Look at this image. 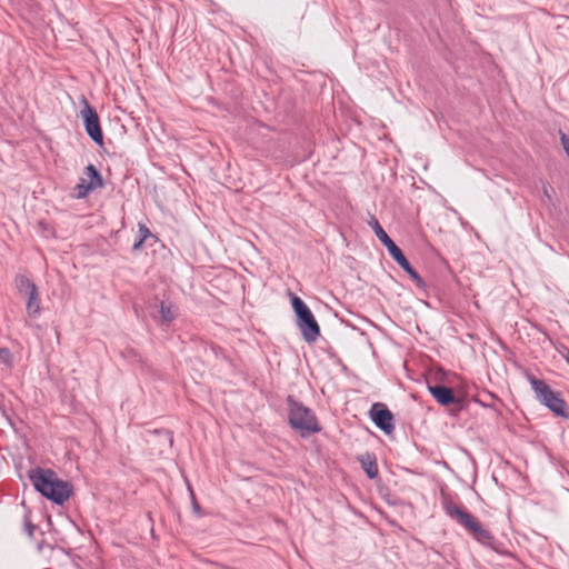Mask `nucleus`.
Masks as SVG:
<instances>
[{
  "label": "nucleus",
  "mask_w": 569,
  "mask_h": 569,
  "mask_svg": "<svg viewBox=\"0 0 569 569\" xmlns=\"http://www.w3.org/2000/svg\"><path fill=\"white\" fill-rule=\"evenodd\" d=\"M291 306L297 316V325L306 342L312 343L320 336V327L305 301L292 295Z\"/></svg>",
  "instance_id": "obj_6"
},
{
  "label": "nucleus",
  "mask_w": 569,
  "mask_h": 569,
  "mask_svg": "<svg viewBox=\"0 0 569 569\" xmlns=\"http://www.w3.org/2000/svg\"><path fill=\"white\" fill-rule=\"evenodd\" d=\"M80 116L84 123L87 134L98 146L103 144V132L100 126V120L97 111L89 104L86 98H83V108L80 111Z\"/></svg>",
  "instance_id": "obj_8"
},
{
  "label": "nucleus",
  "mask_w": 569,
  "mask_h": 569,
  "mask_svg": "<svg viewBox=\"0 0 569 569\" xmlns=\"http://www.w3.org/2000/svg\"><path fill=\"white\" fill-rule=\"evenodd\" d=\"M156 433H160V432H163L168 439V441L170 442V445H172L173 442V438H172V432L171 431H168V430H154Z\"/></svg>",
  "instance_id": "obj_20"
},
{
  "label": "nucleus",
  "mask_w": 569,
  "mask_h": 569,
  "mask_svg": "<svg viewBox=\"0 0 569 569\" xmlns=\"http://www.w3.org/2000/svg\"><path fill=\"white\" fill-rule=\"evenodd\" d=\"M151 236L150 230L146 227V224H139V239L133 243L132 249L134 251L140 250L143 242Z\"/></svg>",
  "instance_id": "obj_15"
},
{
  "label": "nucleus",
  "mask_w": 569,
  "mask_h": 569,
  "mask_svg": "<svg viewBox=\"0 0 569 569\" xmlns=\"http://www.w3.org/2000/svg\"><path fill=\"white\" fill-rule=\"evenodd\" d=\"M83 176L73 188L72 197L74 199H84L90 192L104 186L101 173L91 163L84 168Z\"/></svg>",
  "instance_id": "obj_7"
},
{
  "label": "nucleus",
  "mask_w": 569,
  "mask_h": 569,
  "mask_svg": "<svg viewBox=\"0 0 569 569\" xmlns=\"http://www.w3.org/2000/svg\"><path fill=\"white\" fill-rule=\"evenodd\" d=\"M526 378L535 392L536 399L540 403L546 406L556 416L569 419L567 403L559 391L552 390L545 380L536 378L530 372L526 373Z\"/></svg>",
  "instance_id": "obj_3"
},
{
  "label": "nucleus",
  "mask_w": 569,
  "mask_h": 569,
  "mask_svg": "<svg viewBox=\"0 0 569 569\" xmlns=\"http://www.w3.org/2000/svg\"><path fill=\"white\" fill-rule=\"evenodd\" d=\"M287 403L288 422L292 429L299 431L302 437L321 431V426L310 408L296 400L292 396H288Z\"/></svg>",
  "instance_id": "obj_2"
},
{
  "label": "nucleus",
  "mask_w": 569,
  "mask_h": 569,
  "mask_svg": "<svg viewBox=\"0 0 569 569\" xmlns=\"http://www.w3.org/2000/svg\"><path fill=\"white\" fill-rule=\"evenodd\" d=\"M445 511L455 519L461 527H463L478 542L485 546H492L495 537L485 528L471 513L460 508L455 502H446Z\"/></svg>",
  "instance_id": "obj_4"
},
{
  "label": "nucleus",
  "mask_w": 569,
  "mask_h": 569,
  "mask_svg": "<svg viewBox=\"0 0 569 569\" xmlns=\"http://www.w3.org/2000/svg\"><path fill=\"white\" fill-rule=\"evenodd\" d=\"M359 462L369 479H376L379 473L377 458L373 453L366 452L359 457Z\"/></svg>",
  "instance_id": "obj_11"
},
{
  "label": "nucleus",
  "mask_w": 569,
  "mask_h": 569,
  "mask_svg": "<svg viewBox=\"0 0 569 569\" xmlns=\"http://www.w3.org/2000/svg\"><path fill=\"white\" fill-rule=\"evenodd\" d=\"M29 479L38 492L57 505H63L71 496V485L59 479L51 469H32Z\"/></svg>",
  "instance_id": "obj_1"
},
{
  "label": "nucleus",
  "mask_w": 569,
  "mask_h": 569,
  "mask_svg": "<svg viewBox=\"0 0 569 569\" xmlns=\"http://www.w3.org/2000/svg\"><path fill=\"white\" fill-rule=\"evenodd\" d=\"M428 390L431 393V396L437 400V402L441 406L456 405L459 409L463 407L462 399L457 397L453 393V390L447 386L429 385Z\"/></svg>",
  "instance_id": "obj_10"
},
{
  "label": "nucleus",
  "mask_w": 569,
  "mask_h": 569,
  "mask_svg": "<svg viewBox=\"0 0 569 569\" xmlns=\"http://www.w3.org/2000/svg\"><path fill=\"white\" fill-rule=\"evenodd\" d=\"M0 359L8 366L12 362V353L8 348H0Z\"/></svg>",
  "instance_id": "obj_18"
},
{
  "label": "nucleus",
  "mask_w": 569,
  "mask_h": 569,
  "mask_svg": "<svg viewBox=\"0 0 569 569\" xmlns=\"http://www.w3.org/2000/svg\"><path fill=\"white\" fill-rule=\"evenodd\" d=\"M23 526H24V530H26L27 535L30 538H33V532L37 529V526L32 523L29 513H26L23 517Z\"/></svg>",
  "instance_id": "obj_16"
},
{
  "label": "nucleus",
  "mask_w": 569,
  "mask_h": 569,
  "mask_svg": "<svg viewBox=\"0 0 569 569\" xmlns=\"http://www.w3.org/2000/svg\"><path fill=\"white\" fill-rule=\"evenodd\" d=\"M370 419L386 435L395 431L393 415L385 403L376 402L369 411Z\"/></svg>",
  "instance_id": "obj_9"
},
{
  "label": "nucleus",
  "mask_w": 569,
  "mask_h": 569,
  "mask_svg": "<svg viewBox=\"0 0 569 569\" xmlns=\"http://www.w3.org/2000/svg\"><path fill=\"white\" fill-rule=\"evenodd\" d=\"M563 358L566 362L569 365V350H567L566 353H563Z\"/></svg>",
  "instance_id": "obj_21"
},
{
  "label": "nucleus",
  "mask_w": 569,
  "mask_h": 569,
  "mask_svg": "<svg viewBox=\"0 0 569 569\" xmlns=\"http://www.w3.org/2000/svg\"><path fill=\"white\" fill-rule=\"evenodd\" d=\"M159 312L161 320L170 323L177 318L178 308L171 302L161 301Z\"/></svg>",
  "instance_id": "obj_12"
},
{
  "label": "nucleus",
  "mask_w": 569,
  "mask_h": 569,
  "mask_svg": "<svg viewBox=\"0 0 569 569\" xmlns=\"http://www.w3.org/2000/svg\"><path fill=\"white\" fill-rule=\"evenodd\" d=\"M190 493H191V498H192V507H193V511L197 513V515H200V506L198 505V502L196 501V498H194V495H193V491L190 490Z\"/></svg>",
  "instance_id": "obj_19"
},
{
  "label": "nucleus",
  "mask_w": 569,
  "mask_h": 569,
  "mask_svg": "<svg viewBox=\"0 0 569 569\" xmlns=\"http://www.w3.org/2000/svg\"><path fill=\"white\" fill-rule=\"evenodd\" d=\"M27 298V312L30 317H37L40 312V300L38 289L24 296Z\"/></svg>",
  "instance_id": "obj_13"
},
{
  "label": "nucleus",
  "mask_w": 569,
  "mask_h": 569,
  "mask_svg": "<svg viewBox=\"0 0 569 569\" xmlns=\"http://www.w3.org/2000/svg\"><path fill=\"white\" fill-rule=\"evenodd\" d=\"M485 397H486V398L476 397L473 400H475L477 403H479V405H481V406H483V407H488V408L492 407V406H493V405H492V402H490V401H488V400L493 401V400L496 399L495 395H493V393H491V392H486V393H485Z\"/></svg>",
  "instance_id": "obj_17"
},
{
  "label": "nucleus",
  "mask_w": 569,
  "mask_h": 569,
  "mask_svg": "<svg viewBox=\"0 0 569 569\" xmlns=\"http://www.w3.org/2000/svg\"><path fill=\"white\" fill-rule=\"evenodd\" d=\"M16 287L19 293L22 295L23 297L32 292V289H38L33 281H31L29 278L22 274L16 278Z\"/></svg>",
  "instance_id": "obj_14"
},
{
  "label": "nucleus",
  "mask_w": 569,
  "mask_h": 569,
  "mask_svg": "<svg viewBox=\"0 0 569 569\" xmlns=\"http://www.w3.org/2000/svg\"><path fill=\"white\" fill-rule=\"evenodd\" d=\"M368 224L372 228L377 238L387 248L392 259L408 273L418 288H425L426 283L420 274L412 268L402 250L392 241L375 216L370 217Z\"/></svg>",
  "instance_id": "obj_5"
}]
</instances>
